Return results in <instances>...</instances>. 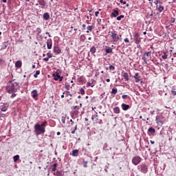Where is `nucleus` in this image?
Masks as SVG:
<instances>
[{"label":"nucleus","mask_w":176,"mask_h":176,"mask_svg":"<svg viewBox=\"0 0 176 176\" xmlns=\"http://www.w3.org/2000/svg\"><path fill=\"white\" fill-rule=\"evenodd\" d=\"M113 111L114 113H120V109L119 108V107H114Z\"/></svg>","instance_id":"obj_23"},{"label":"nucleus","mask_w":176,"mask_h":176,"mask_svg":"<svg viewBox=\"0 0 176 176\" xmlns=\"http://www.w3.org/2000/svg\"><path fill=\"white\" fill-rule=\"evenodd\" d=\"M134 39L135 43H136V45H138L140 42H141V40H140V34L135 33L134 35Z\"/></svg>","instance_id":"obj_9"},{"label":"nucleus","mask_w":176,"mask_h":176,"mask_svg":"<svg viewBox=\"0 0 176 176\" xmlns=\"http://www.w3.org/2000/svg\"><path fill=\"white\" fill-rule=\"evenodd\" d=\"M83 166L86 168H87V161H86V162H83Z\"/></svg>","instance_id":"obj_44"},{"label":"nucleus","mask_w":176,"mask_h":176,"mask_svg":"<svg viewBox=\"0 0 176 176\" xmlns=\"http://www.w3.org/2000/svg\"><path fill=\"white\" fill-rule=\"evenodd\" d=\"M156 130H155L154 128L150 127L148 130V134H151V135H153L155 134Z\"/></svg>","instance_id":"obj_17"},{"label":"nucleus","mask_w":176,"mask_h":176,"mask_svg":"<svg viewBox=\"0 0 176 176\" xmlns=\"http://www.w3.org/2000/svg\"><path fill=\"white\" fill-rule=\"evenodd\" d=\"M3 63H5V60H3V59H0V65H2Z\"/></svg>","instance_id":"obj_51"},{"label":"nucleus","mask_w":176,"mask_h":176,"mask_svg":"<svg viewBox=\"0 0 176 176\" xmlns=\"http://www.w3.org/2000/svg\"><path fill=\"white\" fill-rule=\"evenodd\" d=\"M41 72L39 71H36V74H34V78H38V75H39Z\"/></svg>","instance_id":"obj_37"},{"label":"nucleus","mask_w":176,"mask_h":176,"mask_svg":"<svg viewBox=\"0 0 176 176\" xmlns=\"http://www.w3.org/2000/svg\"><path fill=\"white\" fill-rule=\"evenodd\" d=\"M0 118H5V113L0 114Z\"/></svg>","instance_id":"obj_56"},{"label":"nucleus","mask_w":176,"mask_h":176,"mask_svg":"<svg viewBox=\"0 0 176 176\" xmlns=\"http://www.w3.org/2000/svg\"><path fill=\"white\" fill-rule=\"evenodd\" d=\"M56 168H57V164L56 163L52 165V171H56Z\"/></svg>","instance_id":"obj_31"},{"label":"nucleus","mask_w":176,"mask_h":176,"mask_svg":"<svg viewBox=\"0 0 176 176\" xmlns=\"http://www.w3.org/2000/svg\"><path fill=\"white\" fill-rule=\"evenodd\" d=\"M106 82H111V80L109 79V78H107V80H106Z\"/></svg>","instance_id":"obj_61"},{"label":"nucleus","mask_w":176,"mask_h":176,"mask_svg":"<svg viewBox=\"0 0 176 176\" xmlns=\"http://www.w3.org/2000/svg\"><path fill=\"white\" fill-rule=\"evenodd\" d=\"M96 52H97V49L96 48V47L94 46L91 47L90 49V53H91V54H94Z\"/></svg>","instance_id":"obj_26"},{"label":"nucleus","mask_w":176,"mask_h":176,"mask_svg":"<svg viewBox=\"0 0 176 176\" xmlns=\"http://www.w3.org/2000/svg\"><path fill=\"white\" fill-rule=\"evenodd\" d=\"M47 56L48 58H52L53 57V55L50 52H48L47 54Z\"/></svg>","instance_id":"obj_41"},{"label":"nucleus","mask_w":176,"mask_h":176,"mask_svg":"<svg viewBox=\"0 0 176 176\" xmlns=\"http://www.w3.org/2000/svg\"><path fill=\"white\" fill-rule=\"evenodd\" d=\"M138 170H139L140 173H143V174H146L148 173V166L142 163L138 166Z\"/></svg>","instance_id":"obj_3"},{"label":"nucleus","mask_w":176,"mask_h":176,"mask_svg":"<svg viewBox=\"0 0 176 176\" xmlns=\"http://www.w3.org/2000/svg\"><path fill=\"white\" fill-rule=\"evenodd\" d=\"M38 2L42 8H45V6H46V1H45V0H38Z\"/></svg>","instance_id":"obj_18"},{"label":"nucleus","mask_w":176,"mask_h":176,"mask_svg":"<svg viewBox=\"0 0 176 176\" xmlns=\"http://www.w3.org/2000/svg\"><path fill=\"white\" fill-rule=\"evenodd\" d=\"M127 97H129V96H127V95H122V98H123V100H126V98H127Z\"/></svg>","instance_id":"obj_48"},{"label":"nucleus","mask_w":176,"mask_h":176,"mask_svg":"<svg viewBox=\"0 0 176 176\" xmlns=\"http://www.w3.org/2000/svg\"><path fill=\"white\" fill-rule=\"evenodd\" d=\"M171 94H173V96H176V89H173L171 90Z\"/></svg>","instance_id":"obj_39"},{"label":"nucleus","mask_w":176,"mask_h":176,"mask_svg":"<svg viewBox=\"0 0 176 176\" xmlns=\"http://www.w3.org/2000/svg\"><path fill=\"white\" fill-rule=\"evenodd\" d=\"M122 76L124 78V79H125V80L129 81V74H127V72H125L122 74Z\"/></svg>","instance_id":"obj_25"},{"label":"nucleus","mask_w":176,"mask_h":176,"mask_svg":"<svg viewBox=\"0 0 176 176\" xmlns=\"http://www.w3.org/2000/svg\"><path fill=\"white\" fill-rule=\"evenodd\" d=\"M162 58L164 60L167 59V54H164V55L162 56Z\"/></svg>","instance_id":"obj_45"},{"label":"nucleus","mask_w":176,"mask_h":176,"mask_svg":"<svg viewBox=\"0 0 176 176\" xmlns=\"http://www.w3.org/2000/svg\"><path fill=\"white\" fill-rule=\"evenodd\" d=\"M106 53H112V48L106 49Z\"/></svg>","instance_id":"obj_35"},{"label":"nucleus","mask_w":176,"mask_h":176,"mask_svg":"<svg viewBox=\"0 0 176 176\" xmlns=\"http://www.w3.org/2000/svg\"><path fill=\"white\" fill-rule=\"evenodd\" d=\"M32 98H36V96H38V91H36V89H34L32 91Z\"/></svg>","instance_id":"obj_21"},{"label":"nucleus","mask_w":176,"mask_h":176,"mask_svg":"<svg viewBox=\"0 0 176 176\" xmlns=\"http://www.w3.org/2000/svg\"><path fill=\"white\" fill-rule=\"evenodd\" d=\"M150 142H151V144H155V141H153V140H151Z\"/></svg>","instance_id":"obj_60"},{"label":"nucleus","mask_w":176,"mask_h":176,"mask_svg":"<svg viewBox=\"0 0 176 176\" xmlns=\"http://www.w3.org/2000/svg\"><path fill=\"white\" fill-rule=\"evenodd\" d=\"M13 159H14V163H16V162H18V160H20V155H16L13 157Z\"/></svg>","instance_id":"obj_27"},{"label":"nucleus","mask_w":176,"mask_h":176,"mask_svg":"<svg viewBox=\"0 0 176 176\" xmlns=\"http://www.w3.org/2000/svg\"><path fill=\"white\" fill-rule=\"evenodd\" d=\"M9 85L6 87L8 93H14L16 91V86H19V82H16L14 80L9 81Z\"/></svg>","instance_id":"obj_2"},{"label":"nucleus","mask_w":176,"mask_h":176,"mask_svg":"<svg viewBox=\"0 0 176 176\" xmlns=\"http://www.w3.org/2000/svg\"><path fill=\"white\" fill-rule=\"evenodd\" d=\"M122 19H124V15H120V16L117 17V20L118 21H120V20H122Z\"/></svg>","instance_id":"obj_33"},{"label":"nucleus","mask_w":176,"mask_h":176,"mask_svg":"<svg viewBox=\"0 0 176 176\" xmlns=\"http://www.w3.org/2000/svg\"><path fill=\"white\" fill-rule=\"evenodd\" d=\"M36 31H37L38 34H41V32H42V30H41L40 28H37Z\"/></svg>","instance_id":"obj_46"},{"label":"nucleus","mask_w":176,"mask_h":176,"mask_svg":"<svg viewBox=\"0 0 176 176\" xmlns=\"http://www.w3.org/2000/svg\"><path fill=\"white\" fill-rule=\"evenodd\" d=\"M74 30L75 31V32H74V34H76V31H78V29L74 28Z\"/></svg>","instance_id":"obj_58"},{"label":"nucleus","mask_w":176,"mask_h":176,"mask_svg":"<svg viewBox=\"0 0 176 176\" xmlns=\"http://www.w3.org/2000/svg\"><path fill=\"white\" fill-rule=\"evenodd\" d=\"M46 124H47V121H44L41 124H36L34 126L35 133L36 135H39L41 134H45L46 129Z\"/></svg>","instance_id":"obj_1"},{"label":"nucleus","mask_w":176,"mask_h":176,"mask_svg":"<svg viewBox=\"0 0 176 176\" xmlns=\"http://www.w3.org/2000/svg\"><path fill=\"white\" fill-rule=\"evenodd\" d=\"M94 28V27H93V25H88L87 27V33L89 34V32H91V31H93V29Z\"/></svg>","instance_id":"obj_22"},{"label":"nucleus","mask_w":176,"mask_h":176,"mask_svg":"<svg viewBox=\"0 0 176 176\" xmlns=\"http://www.w3.org/2000/svg\"><path fill=\"white\" fill-rule=\"evenodd\" d=\"M79 155V150H73L72 151V156H74L75 157H78Z\"/></svg>","instance_id":"obj_20"},{"label":"nucleus","mask_w":176,"mask_h":176,"mask_svg":"<svg viewBox=\"0 0 176 176\" xmlns=\"http://www.w3.org/2000/svg\"><path fill=\"white\" fill-rule=\"evenodd\" d=\"M155 5H157V3H160V5H162V3H163L162 1H160V0H155V1H154Z\"/></svg>","instance_id":"obj_34"},{"label":"nucleus","mask_w":176,"mask_h":176,"mask_svg":"<svg viewBox=\"0 0 176 176\" xmlns=\"http://www.w3.org/2000/svg\"><path fill=\"white\" fill-rule=\"evenodd\" d=\"M54 52L56 54H60V53H61V49H60V47L58 46H54Z\"/></svg>","instance_id":"obj_11"},{"label":"nucleus","mask_w":176,"mask_h":176,"mask_svg":"<svg viewBox=\"0 0 176 176\" xmlns=\"http://www.w3.org/2000/svg\"><path fill=\"white\" fill-rule=\"evenodd\" d=\"M82 27V30H86V25L83 24Z\"/></svg>","instance_id":"obj_57"},{"label":"nucleus","mask_w":176,"mask_h":176,"mask_svg":"<svg viewBox=\"0 0 176 176\" xmlns=\"http://www.w3.org/2000/svg\"><path fill=\"white\" fill-rule=\"evenodd\" d=\"M49 58H44L43 60V61L47 62V61H49Z\"/></svg>","instance_id":"obj_53"},{"label":"nucleus","mask_w":176,"mask_h":176,"mask_svg":"<svg viewBox=\"0 0 176 176\" xmlns=\"http://www.w3.org/2000/svg\"><path fill=\"white\" fill-rule=\"evenodd\" d=\"M120 3H123V5H126V1H123V0L120 1Z\"/></svg>","instance_id":"obj_54"},{"label":"nucleus","mask_w":176,"mask_h":176,"mask_svg":"<svg viewBox=\"0 0 176 176\" xmlns=\"http://www.w3.org/2000/svg\"><path fill=\"white\" fill-rule=\"evenodd\" d=\"M23 65V63L21 62V60H17L15 63V67L16 68H21V66Z\"/></svg>","instance_id":"obj_15"},{"label":"nucleus","mask_w":176,"mask_h":176,"mask_svg":"<svg viewBox=\"0 0 176 176\" xmlns=\"http://www.w3.org/2000/svg\"><path fill=\"white\" fill-rule=\"evenodd\" d=\"M80 91V94H82V95L85 94V89H83V88H81Z\"/></svg>","instance_id":"obj_47"},{"label":"nucleus","mask_w":176,"mask_h":176,"mask_svg":"<svg viewBox=\"0 0 176 176\" xmlns=\"http://www.w3.org/2000/svg\"><path fill=\"white\" fill-rule=\"evenodd\" d=\"M65 119H67V116H63L61 118V122L62 123L65 124Z\"/></svg>","instance_id":"obj_30"},{"label":"nucleus","mask_w":176,"mask_h":176,"mask_svg":"<svg viewBox=\"0 0 176 176\" xmlns=\"http://www.w3.org/2000/svg\"><path fill=\"white\" fill-rule=\"evenodd\" d=\"M149 54H151V52H145L142 58L145 64H148V57H149Z\"/></svg>","instance_id":"obj_8"},{"label":"nucleus","mask_w":176,"mask_h":176,"mask_svg":"<svg viewBox=\"0 0 176 176\" xmlns=\"http://www.w3.org/2000/svg\"><path fill=\"white\" fill-rule=\"evenodd\" d=\"M64 94H63V95L61 96V98H64Z\"/></svg>","instance_id":"obj_64"},{"label":"nucleus","mask_w":176,"mask_h":176,"mask_svg":"<svg viewBox=\"0 0 176 176\" xmlns=\"http://www.w3.org/2000/svg\"><path fill=\"white\" fill-rule=\"evenodd\" d=\"M70 122H71L72 124H74V121L72 120H70Z\"/></svg>","instance_id":"obj_62"},{"label":"nucleus","mask_w":176,"mask_h":176,"mask_svg":"<svg viewBox=\"0 0 176 176\" xmlns=\"http://www.w3.org/2000/svg\"><path fill=\"white\" fill-rule=\"evenodd\" d=\"M53 45V43L52 42V39L50 38L47 41V49L50 50L52 49V46Z\"/></svg>","instance_id":"obj_14"},{"label":"nucleus","mask_w":176,"mask_h":176,"mask_svg":"<svg viewBox=\"0 0 176 176\" xmlns=\"http://www.w3.org/2000/svg\"><path fill=\"white\" fill-rule=\"evenodd\" d=\"M158 10L160 13H162V12L164 10V7H163L162 6H160V7L158 8Z\"/></svg>","instance_id":"obj_32"},{"label":"nucleus","mask_w":176,"mask_h":176,"mask_svg":"<svg viewBox=\"0 0 176 176\" xmlns=\"http://www.w3.org/2000/svg\"><path fill=\"white\" fill-rule=\"evenodd\" d=\"M124 41L126 42V43H130V41L127 38H124Z\"/></svg>","instance_id":"obj_49"},{"label":"nucleus","mask_w":176,"mask_h":176,"mask_svg":"<svg viewBox=\"0 0 176 176\" xmlns=\"http://www.w3.org/2000/svg\"><path fill=\"white\" fill-rule=\"evenodd\" d=\"M87 86L91 87H94V84H93V82H88Z\"/></svg>","instance_id":"obj_42"},{"label":"nucleus","mask_w":176,"mask_h":176,"mask_svg":"<svg viewBox=\"0 0 176 176\" xmlns=\"http://www.w3.org/2000/svg\"><path fill=\"white\" fill-rule=\"evenodd\" d=\"M76 130H78V125H76L74 129L72 131V134H75V131H76Z\"/></svg>","instance_id":"obj_38"},{"label":"nucleus","mask_w":176,"mask_h":176,"mask_svg":"<svg viewBox=\"0 0 176 176\" xmlns=\"http://www.w3.org/2000/svg\"><path fill=\"white\" fill-rule=\"evenodd\" d=\"M73 108L74 110L79 109V107H78V106H74V107H73Z\"/></svg>","instance_id":"obj_55"},{"label":"nucleus","mask_w":176,"mask_h":176,"mask_svg":"<svg viewBox=\"0 0 176 176\" xmlns=\"http://www.w3.org/2000/svg\"><path fill=\"white\" fill-rule=\"evenodd\" d=\"M142 160V158H141V157L137 155V156L133 157V158L132 159V163H133V164H134V166H138V164H140Z\"/></svg>","instance_id":"obj_4"},{"label":"nucleus","mask_w":176,"mask_h":176,"mask_svg":"<svg viewBox=\"0 0 176 176\" xmlns=\"http://www.w3.org/2000/svg\"><path fill=\"white\" fill-rule=\"evenodd\" d=\"M57 135H60V134H61V133H60V132H57Z\"/></svg>","instance_id":"obj_63"},{"label":"nucleus","mask_w":176,"mask_h":176,"mask_svg":"<svg viewBox=\"0 0 176 176\" xmlns=\"http://www.w3.org/2000/svg\"><path fill=\"white\" fill-rule=\"evenodd\" d=\"M54 175L63 176V175H64V172L58 170V171H56V173H54Z\"/></svg>","instance_id":"obj_24"},{"label":"nucleus","mask_w":176,"mask_h":176,"mask_svg":"<svg viewBox=\"0 0 176 176\" xmlns=\"http://www.w3.org/2000/svg\"><path fill=\"white\" fill-rule=\"evenodd\" d=\"M1 111L3 112H6V111H8V106L4 104L3 107L1 108Z\"/></svg>","instance_id":"obj_28"},{"label":"nucleus","mask_w":176,"mask_h":176,"mask_svg":"<svg viewBox=\"0 0 176 176\" xmlns=\"http://www.w3.org/2000/svg\"><path fill=\"white\" fill-rule=\"evenodd\" d=\"M69 97H70V100L72 99V94H71L70 93H69Z\"/></svg>","instance_id":"obj_59"},{"label":"nucleus","mask_w":176,"mask_h":176,"mask_svg":"<svg viewBox=\"0 0 176 176\" xmlns=\"http://www.w3.org/2000/svg\"><path fill=\"white\" fill-rule=\"evenodd\" d=\"M98 14H100V12H98V11L95 12V16L96 17H98Z\"/></svg>","instance_id":"obj_50"},{"label":"nucleus","mask_w":176,"mask_h":176,"mask_svg":"<svg viewBox=\"0 0 176 176\" xmlns=\"http://www.w3.org/2000/svg\"><path fill=\"white\" fill-rule=\"evenodd\" d=\"M69 87H71V86L68 84L65 85V89H66V90H69Z\"/></svg>","instance_id":"obj_43"},{"label":"nucleus","mask_w":176,"mask_h":176,"mask_svg":"<svg viewBox=\"0 0 176 176\" xmlns=\"http://www.w3.org/2000/svg\"><path fill=\"white\" fill-rule=\"evenodd\" d=\"M63 94L65 95V97H68L69 96V91H65L63 92Z\"/></svg>","instance_id":"obj_36"},{"label":"nucleus","mask_w":176,"mask_h":176,"mask_svg":"<svg viewBox=\"0 0 176 176\" xmlns=\"http://www.w3.org/2000/svg\"><path fill=\"white\" fill-rule=\"evenodd\" d=\"M119 16V11L117 10H113V12L111 14V17H118Z\"/></svg>","instance_id":"obj_10"},{"label":"nucleus","mask_w":176,"mask_h":176,"mask_svg":"<svg viewBox=\"0 0 176 176\" xmlns=\"http://www.w3.org/2000/svg\"><path fill=\"white\" fill-rule=\"evenodd\" d=\"M43 20H49V19H50V15L49 14V13L45 12L43 14Z\"/></svg>","instance_id":"obj_19"},{"label":"nucleus","mask_w":176,"mask_h":176,"mask_svg":"<svg viewBox=\"0 0 176 176\" xmlns=\"http://www.w3.org/2000/svg\"><path fill=\"white\" fill-rule=\"evenodd\" d=\"M122 107V109H123V111H127V109H130V105L129 104H122L121 105Z\"/></svg>","instance_id":"obj_16"},{"label":"nucleus","mask_w":176,"mask_h":176,"mask_svg":"<svg viewBox=\"0 0 176 176\" xmlns=\"http://www.w3.org/2000/svg\"><path fill=\"white\" fill-rule=\"evenodd\" d=\"M109 69H110V71H115V67L113 65H110Z\"/></svg>","instance_id":"obj_40"},{"label":"nucleus","mask_w":176,"mask_h":176,"mask_svg":"<svg viewBox=\"0 0 176 176\" xmlns=\"http://www.w3.org/2000/svg\"><path fill=\"white\" fill-rule=\"evenodd\" d=\"M155 122L158 126H163L164 122L163 121V116H157L155 118Z\"/></svg>","instance_id":"obj_7"},{"label":"nucleus","mask_w":176,"mask_h":176,"mask_svg":"<svg viewBox=\"0 0 176 176\" xmlns=\"http://www.w3.org/2000/svg\"><path fill=\"white\" fill-rule=\"evenodd\" d=\"M54 80H59V82H63V79H64L63 76H60L58 72H56L52 74Z\"/></svg>","instance_id":"obj_6"},{"label":"nucleus","mask_w":176,"mask_h":176,"mask_svg":"<svg viewBox=\"0 0 176 176\" xmlns=\"http://www.w3.org/2000/svg\"><path fill=\"white\" fill-rule=\"evenodd\" d=\"M16 94H12L10 96L11 98H14L16 97Z\"/></svg>","instance_id":"obj_52"},{"label":"nucleus","mask_w":176,"mask_h":176,"mask_svg":"<svg viewBox=\"0 0 176 176\" xmlns=\"http://www.w3.org/2000/svg\"><path fill=\"white\" fill-rule=\"evenodd\" d=\"M110 35L113 41V42H118L119 41V35L116 33V31L113 30L110 32Z\"/></svg>","instance_id":"obj_5"},{"label":"nucleus","mask_w":176,"mask_h":176,"mask_svg":"<svg viewBox=\"0 0 176 176\" xmlns=\"http://www.w3.org/2000/svg\"><path fill=\"white\" fill-rule=\"evenodd\" d=\"M133 78L135 79V82L138 83V82H140V80H141V77L140 76V74L138 73H136Z\"/></svg>","instance_id":"obj_12"},{"label":"nucleus","mask_w":176,"mask_h":176,"mask_svg":"<svg viewBox=\"0 0 176 176\" xmlns=\"http://www.w3.org/2000/svg\"><path fill=\"white\" fill-rule=\"evenodd\" d=\"M98 118V115H97V113H96V115L92 116L91 120H94V119H96V120H96V123H101V122H102V120H99Z\"/></svg>","instance_id":"obj_13"},{"label":"nucleus","mask_w":176,"mask_h":176,"mask_svg":"<svg viewBox=\"0 0 176 176\" xmlns=\"http://www.w3.org/2000/svg\"><path fill=\"white\" fill-rule=\"evenodd\" d=\"M117 93H118V89L113 88V89H112L111 92V94H114V96H115V95L117 94Z\"/></svg>","instance_id":"obj_29"}]
</instances>
